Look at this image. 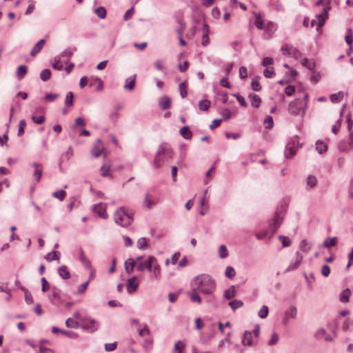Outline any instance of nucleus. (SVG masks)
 Masks as SVG:
<instances>
[{
	"label": "nucleus",
	"mask_w": 353,
	"mask_h": 353,
	"mask_svg": "<svg viewBox=\"0 0 353 353\" xmlns=\"http://www.w3.org/2000/svg\"><path fill=\"white\" fill-rule=\"evenodd\" d=\"M190 298L192 302H196L199 304H201L202 302L201 298L198 294L196 288H193L192 290L190 292Z\"/></svg>",
	"instance_id": "obj_30"
},
{
	"label": "nucleus",
	"mask_w": 353,
	"mask_h": 353,
	"mask_svg": "<svg viewBox=\"0 0 353 353\" xmlns=\"http://www.w3.org/2000/svg\"><path fill=\"white\" fill-rule=\"evenodd\" d=\"M330 0H318L316 5L323 6V10L320 13L316 14L318 22H325L328 16V10L330 9Z\"/></svg>",
	"instance_id": "obj_6"
},
{
	"label": "nucleus",
	"mask_w": 353,
	"mask_h": 353,
	"mask_svg": "<svg viewBox=\"0 0 353 353\" xmlns=\"http://www.w3.org/2000/svg\"><path fill=\"white\" fill-rule=\"evenodd\" d=\"M32 166L34 168V171L33 173V177L37 182H39L42 176V173H43L42 165L37 163H33Z\"/></svg>",
	"instance_id": "obj_17"
},
{
	"label": "nucleus",
	"mask_w": 353,
	"mask_h": 353,
	"mask_svg": "<svg viewBox=\"0 0 353 353\" xmlns=\"http://www.w3.org/2000/svg\"><path fill=\"white\" fill-rule=\"evenodd\" d=\"M343 97V94L341 92H339L338 93L332 94L330 97V100L333 103H339L340 102Z\"/></svg>",
	"instance_id": "obj_46"
},
{
	"label": "nucleus",
	"mask_w": 353,
	"mask_h": 353,
	"mask_svg": "<svg viewBox=\"0 0 353 353\" xmlns=\"http://www.w3.org/2000/svg\"><path fill=\"white\" fill-rule=\"evenodd\" d=\"M104 152V147L101 141V140L98 139L92 146L91 150V153L92 156L95 157H99L102 153Z\"/></svg>",
	"instance_id": "obj_14"
},
{
	"label": "nucleus",
	"mask_w": 353,
	"mask_h": 353,
	"mask_svg": "<svg viewBox=\"0 0 353 353\" xmlns=\"http://www.w3.org/2000/svg\"><path fill=\"white\" fill-rule=\"evenodd\" d=\"M59 274L61 277L68 279L70 277V273L65 265H62L59 268Z\"/></svg>",
	"instance_id": "obj_31"
},
{
	"label": "nucleus",
	"mask_w": 353,
	"mask_h": 353,
	"mask_svg": "<svg viewBox=\"0 0 353 353\" xmlns=\"http://www.w3.org/2000/svg\"><path fill=\"white\" fill-rule=\"evenodd\" d=\"M345 41L348 45H351L353 43V32L352 30L348 28L345 37Z\"/></svg>",
	"instance_id": "obj_49"
},
{
	"label": "nucleus",
	"mask_w": 353,
	"mask_h": 353,
	"mask_svg": "<svg viewBox=\"0 0 353 353\" xmlns=\"http://www.w3.org/2000/svg\"><path fill=\"white\" fill-rule=\"evenodd\" d=\"M159 106L163 110L169 109L171 106V100L167 97H162L159 101Z\"/></svg>",
	"instance_id": "obj_28"
},
{
	"label": "nucleus",
	"mask_w": 353,
	"mask_h": 353,
	"mask_svg": "<svg viewBox=\"0 0 353 353\" xmlns=\"http://www.w3.org/2000/svg\"><path fill=\"white\" fill-rule=\"evenodd\" d=\"M199 108L201 111H207L210 106V101L206 99L201 100L198 104Z\"/></svg>",
	"instance_id": "obj_35"
},
{
	"label": "nucleus",
	"mask_w": 353,
	"mask_h": 353,
	"mask_svg": "<svg viewBox=\"0 0 353 353\" xmlns=\"http://www.w3.org/2000/svg\"><path fill=\"white\" fill-rule=\"evenodd\" d=\"M114 219L118 225L127 227L131 224L133 218L124 207H121L115 212Z\"/></svg>",
	"instance_id": "obj_4"
},
{
	"label": "nucleus",
	"mask_w": 353,
	"mask_h": 353,
	"mask_svg": "<svg viewBox=\"0 0 353 353\" xmlns=\"http://www.w3.org/2000/svg\"><path fill=\"white\" fill-rule=\"evenodd\" d=\"M94 212L97 214L99 217L106 219L108 214L106 212V205L104 203H99L94 206Z\"/></svg>",
	"instance_id": "obj_15"
},
{
	"label": "nucleus",
	"mask_w": 353,
	"mask_h": 353,
	"mask_svg": "<svg viewBox=\"0 0 353 353\" xmlns=\"http://www.w3.org/2000/svg\"><path fill=\"white\" fill-rule=\"evenodd\" d=\"M337 243V238L336 237H331V238H327L323 243V245L325 248H331L334 245H336Z\"/></svg>",
	"instance_id": "obj_34"
},
{
	"label": "nucleus",
	"mask_w": 353,
	"mask_h": 353,
	"mask_svg": "<svg viewBox=\"0 0 353 353\" xmlns=\"http://www.w3.org/2000/svg\"><path fill=\"white\" fill-rule=\"evenodd\" d=\"M279 339V335L275 332L273 333L271 339L268 341V345L271 346L275 345L278 342Z\"/></svg>",
	"instance_id": "obj_63"
},
{
	"label": "nucleus",
	"mask_w": 353,
	"mask_h": 353,
	"mask_svg": "<svg viewBox=\"0 0 353 353\" xmlns=\"http://www.w3.org/2000/svg\"><path fill=\"white\" fill-rule=\"evenodd\" d=\"M316 150L320 153L322 154L323 152H325L327 149V147L325 143H324L323 141H318L316 143Z\"/></svg>",
	"instance_id": "obj_40"
},
{
	"label": "nucleus",
	"mask_w": 353,
	"mask_h": 353,
	"mask_svg": "<svg viewBox=\"0 0 353 353\" xmlns=\"http://www.w3.org/2000/svg\"><path fill=\"white\" fill-rule=\"evenodd\" d=\"M302 260H303L302 255H301L299 252H297L295 262L293 264L290 265L289 267L288 268L287 270L291 271V270L296 269L301 264Z\"/></svg>",
	"instance_id": "obj_26"
},
{
	"label": "nucleus",
	"mask_w": 353,
	"mask_h": 353,
	"mask_svg": "<svg viewBox=\"0 0 353 353\" xmlns=\"http://www.w3.org/2000/svg\"><path fill=\"white\" fill-rule=\"evenodd\" d=\"M154 274V277L157 280H159L161 277V267L159 264L157 263V261L156 260V262L152 265V271Z\"/></svg>",
	"instance_id": "obj_23"
},
{
	"label": "nucleus",
	"mask_w": 353,
	"mask_h": 353,
	"mask_svg": "<svg viewBox=\"0 0 353 353\" xmlns=\"http://www.w3.org/2000/svg\"><path fill=\"white\" fill-rule=\"evenodd\" d=\"M96 14L100 19H104L106 16V10L104 7L100 6L96 9Z\"/></svg>",
	"instance_id": "obj_53"
},
{
	"label": "nucleus",
	"mask_w": 353,
	"mask_h": 353,
	"mask_svg": "<svg viewBox=\"0 0 353 353\" xmlns=\"http://www.w3.org/2000/svg\"><path fill=\"white\" fill-rule=\"evenodd\" d=\"M281 223V218L279 214H276L273 220L272 223L270 225V231L265 230L260 233H256V236L259 240L270 239L276 231L277 228L280 226Z\"/></svg>",
	"instance_id": "obj_5"
},
{
	"label": "nucleus",
	"mask_w": 353,
	"mask_h": 353,
	"mask_svg": "<svg viewBox=\"0 0 353 353\" xmlns=\"http://www.w3.org/2000/svg\"><path fill=\"white\" fill-rule=\"evenodd\" d=\"M308 94L305 93L303 99H297L291 101L288 105V112L292 115H301L303 117L308 108Z\"/></svg>",
	"instance_id": "obj_2"
},
{
	"label": "nucleus",
	"mask_w": 353,
	"mask_h": 353,
	"mask_svg": "<svg viewBox=\"0 0 353 353\" xmlns=\"http://www.w3.org/2000/svg\"><path fill=\"white\" fill-rule=\"evenodd\" d=\"M52 196L54 198L59 199L60 201H63L66 196V192H65V191L61 190L53 192Z\"/></svg>",
	"instance_id": "obj_56"
},
{
	"label": "nucleus",
	"mask_w": 353,
	"mask_h": 353,
	"mask_svg": "<svg viewBox=\"0 0 353 353\" xmlns=\"http://www.w3.org/2000/svg\"><path fill=\"white\" fill-rule=\"evenodd\" d=\"M124 265H125V272L128 274L132 273L134 271V268H136V263L134 262V259H128L125 262Z\"/></svg>",
	"instance_id": "obj_21"
},
{
	"label": "nucleus",
	"mask_w": 353,
	"mask_h": 353,
	"mask_svg": "<svg viewBox=\"0 0 353 353\" xmlns=\"http://www.w3.org/2000/svg\"><path fill=\"white\" fill-rule=\"evenodd\" d=\"M45 259L48 261H52L53 260H59V257L57 252H52V253H48L46 254L45 256Z\"/></svg>",
	"instance_id": "obj_57"
},
{
	"label": "nucleus",
	"mask_w": 353,
	"mask_h": 353,
	"mask_svg": "<svg viewBox=\"0 0 353 353\" xmlns=\"http://www.w3.org/2000/svg\"><path fill=\"white\" fill-rule=\"evenodd\" d=\"M317 183V179L313 175L308 176L307 179V185L310 188H312L316 186Z\"/></svg>",
	"instance_id": "obj_45"
},
{
	"label": "nucleus",
	"mask_w": 353,
	"mask_h": 353,
	"mask_svg": "<svg viewBox=\"0 0 353 353\" xmlns=\"http://www.w3.org/2000/svg\"><path fill=\"white\" fill-rule=\"evenodd\" d=\"M81 322L79 323L77 320L72 318H69L65 321V325L69 328H79L80 327Z\"/></svg>",
	"instance_id": "obj_32"
},
{
	"label": "nucleus",
	"mask_w": 353,
	"mask_h": 353,
	"mask_svg": "<svg viewBox=\"0 0 353 353\" xmlns=\"http://www.w3.org/2000/svg\"><path fill=\"white\" fill-rule=\"evenodd\" d=\"M268 314V307L266 305L262 306V307L260 309L259 312V316L261 319H265L267 317Z\"/></svg>",
	"instance_id": "obj_61"
},
{
	"label": "nucleus",
	"mask_w": 353,
	"mask_h": 353,
	"mask_svg": "<svg viewBox=\"0 0 353 353\" xmlns=\"http://www.w3.org/2000/svg\"><path fill=\"white\" fill-rule=\"evenodd\" d=\"M251 105L254 108H259L261 103V99L257 94H250L249 95Z\"/></svg>",
	"instance_id": "obj_24"
},
{
	"label": "nucleus",
	"mask_w": 353,
	"mask_h": 353,
	"mask_svg": "<svg viewBox=\"0 0 353 353\" xmlns=\"http://www.w3.org/2000/svg\"><path fill=\"white\" fill-rule=\"evenodd\" d=\"M136 80V75H133L128 78L125 81L124 88L126 90H132L134 89Z\"/></svg>",
	"instance_id": "obj_29"
},
{
	"label": "nucleus",
	"mask_w": 353,
	"mask_h": 353,
	"mask_svg": "<svg viewBox=\"0 0 353 353\" xmlns=\"http://www.w3.org/2000/svg\"><path fill=\"white\" fill-rule=\"evenodd\" d=\"M138 334H139V336L141 337L150 336L151 332H150L148 325L146 324H144L142 328H140L138 330Z\"/></svg>",
	"instance_id": "obj_33"
},
{
	"label": "nucleus",
	"mask_w": 353,
	"mask_h": 353,
	"mask_svg": "<svg viewBox=\"0 0 353 353\" xmlns=\"http://www.w3.org/2000/svg\"><path fill=\"white\" fill-rule=\"evenodd\" d=\"M296 316V307H290L285 313L284 322L286 323L290 319H295Z\"/></svg>",
	"instance_id": "obj_19"
},
{
	"label": "nucleus",
	"mask_w": 353,
	"mask_h": 353,
	"mask_svg": "<svg viewBox=\"0 0 353 353\" xmlns=\"http://www.w3.org/2000/svg\"><path fill=\"white\" fill-rule=\"evenodd\" d=\"M80 327L90 332H94L98 330L99 324L93 319L83 318L81 319Z\"/></svg>",
	"instance_id": "obj_7"
},
{
	"label": "nucleus",
	"mask_w": 353,
	"mask_h": 353,
	"mask_svg": "<svg viewBox=\"0 0 353 353\" xmlns=\"http://www.w3.org/2000/svg\"><path fill=\"white\" fill-rule=\"evenodd\" d=\"M209 30V26L207 23H205L203 26V33L202 36V45L203 46H206L210 43V39L208 37Z\"/></svg>",
	"instance_id": "obj_20"
},
{
	"label": "nucleus",
	"mask_w": 353,
	"mask_h": 353,
	"mask_svg": "<svg viewBox=\"0 0 353 353\" xmlns=\"http://www.w3.org/2000/svg\"><path fill=\"white\" fill-rule=\"evenodd\" d=\"M236 274V272L234 269L231 266H228L225 270V276L229 279H232L234 277Z\"/></svg>",
	"instance_id": "obj_59"
},
{
	"label": "nucleus",
	"mask_w": 353,
	"mask_h": 353,
	"mask_svg": "<svg viewBox=\"0 0 353 353\" xmlns=\"http://www.w3.org/2000/svg\"><path fill=\"white\" fill-rule=\"evenodd\" d=\"M299 146V137H294L292 139L291 141L287 145L285 150V156L287 158H292L294 157Z\"/></svg>",
	"instance_id": "obj_8"
},
{
	"label": "nucleus",
	"mask_w": 353,
	"mask_h": 353,
	"mask_svg": "<svg viewBox=\"0 0 353 353\" xmlns=\"http://www.w3.org/2000/svg\"><path fill=\"white\" fill-rule=\"evenodd\" d=\"M157 203V201L149 194H146L144 199V205L148 208H151Z\"/></svg>",
	"instance_id": "obj_27"
},
{
	"label": "nucleus",
	"mask_w": 353,
	"mask_h": 353,
	"mask_svg": "<svg viewBox=\"0 0 353 353\" xmlns=\"http://www.w3.org/2000/svg\"><path fill=\"white\" fill-rule=\"evenodd\" d=\"M137 247L140 250L145 249L148 247L147 239L144 237L140 238L137 241Z\"/></svg>",
	"instance_id": "obj_50"
},
{
	"label": "nucleus",
	"mask_w": 353,
	"mask_h": 353,
	"mask_svg": "<svg viewBox=\"0 0 353 353\" xmlns=\"http://www.w3.org/2000/svg\"><path fill=\"white\" fill-rule=\"evenodd\" d=\"M257 343V339L252 335V332L245 331L243 336L242 344L245 346H252Z\"/></svg>",
	"instance_id": "obj_12"
},
{
	"label": "nucleus",
	"mask_w": 353,
	"mask_h": 353,
	"mask_svg": "<svg viewBox=\"0 0 353 353\" xmlns=\"http://www.w3.org/2000/svg\"><path fill=\"white\" fill-rule=\"evenodd\" d=\"M101 174L103 177L110 176V165H103L101 168Z\"/></svg>",
	"instance_id": "obj_52"
},
{
	"label": "nucleus",
	"mask_w": 353,
	"mask_h": 353,
	"mask_svg": "<svg viewBox=\"0 0 353 353\" xmlns=\"http://www.w3.org/2000/svg\"><path fill=\"white\" fill-rule=\"evenodd\" d=\"M198 291L205 295H212L216 290L215 281L208 274H201L194 279Z\"/></svg>",
	"instance_id": "obj_1"
},
{
	"label": "nucleus",
	"mask_w": 353,
	"mask_h": 353,
	"mask_svg": "<svg viewBox=\"0 0 353 353\" xmlns=\"http://www.w3.org/2000/svg\"><path fill=\"white\" fill-rule=\"evenodd\" d=\"M27 73V68L25 65H20L17 71V77L19 79H23Z\"/></svg>",
	"instance_id": "obj_36"
},
{
	"label": "nucleus",
	"mask_w": 353,
	"mask_h": 353,
	"mask_svg": "<svg viewBox=\"0 0 353 353\" xmlns=\"http://www.w3.org/2000/svg\"><path fill=\"white\" fill-rule=\"evenodd\" d=\"M46 43V40L45 39H41L34 46V48H32L31 52H30V54L32 56H35L36 54H37L41 50V49L43 48V47L44 46Z\"/></svg>",
	"instance_id": "obj_22"
},
{
	"label": "nucleus",
	"mask_w": 353,
	"mask_h": 353,
	"mask_svg": "<svg viewBox=\"0 0 353 353\" xmlns=\"http://www.w3.org/2000/svg\"><path fill=\"white\" fill-rule=\"evenodd\" d=\"M259 79H260V77H256L252 79L251 85H252V90L254 91H259L261 89V86L259 83Z\"/></svg>",
	"instance_id": "obj_39"
},
{
	"label": "nucleus",
	"mask_w": 353,
	"mask_h": 353,
	"mask_svg": "<svg viewBox=\"0 0 353 353\" xmlns=\"http://www.w3.org/2000/svg\"><path fill=\"white\" fill-rule=\"evenodd\" d=\"M51 77V72L48 69H44L41 72L40 77L42 81H46L50 79Z\"/></svg>",
	"instance_id": "obj_41"
},
{
	"label": "nucleus",
	"mask_w": 353,
	"mask_h": 353,
	"mask_svg": "<svg viewBox=\"0 0 353 353\" xmlns=\"http://www.w3.org/2000/svg\"><path fill=\"white\" fill-rule=\"evenodd\" d=\"M61 334H63L70 339H77L79 336L77 333H76L73 331H68V330L61 331Z\"/></svg>",
	"instance_id": "obj_58"
},
{
	"label": "nucleus",
	"mask_w": 353,
	"mask_h": 353,
	"mask_svg": "<svg viewBox=\"0 0 353 353\" xmlns=\"http://www.w3.org/2000/svg\"><path fill=\"white\" fill-rule=\"evenodd\" d=\"M243 305V302L239 300H234L229 303V305L233 310L240 308Z\"/></svg>",
	"instance_id": "obj_47"
},
{
	"label": "nucleus",
	"mask_w": 353,
	"mask_h": 353,
	"mask_svg": "<svg viewBox=\"0 0 353 353\" xmlns=\"http://www.w3.org/2000/svg\"><path fill=\"white\" fill-rule=\"evenodd\" d=\"M172 156V150L167 144L160 145L155 156L154 163L156 168H160L165 161H168Z\"/></svg>",
	"instance_id": "obj_3"
},
{
	"label": "nucleus",
	"mask_w": 353,
	"mask_h": 353,
	"mask_svg": "<svg viewBox=\"0 0 353 353\" xmlns=\"http://www.w3.org/2000/svg\"><path fill=\"white\" fill-rule=\"evenodd\" d=\"M219 255L221 259H224L228 256V251L225 245H222L219 247Z\"/></svg>",
	"instance_id": "obj_48"
},
{
	"label": "nucleus",
	"mask_w": 353,
	"mask_h": 353,
	"mask_svg": "<svg viewBox=\"0 0 353 353\" xmlns=\"http://www.w3.org/2000/svg\"><path fill=\"white\" fill-rule=\"evenodd\" d=\"M263 74L265 77L267 78H271L272 77L275 73H274V68L273 67H270V68H267L264 72H263Z\"/></svg>",
	"instance_id": "obj_62"
},
{
	"label": "nucleus",
	"mask_w": 353,
	"mask_h": 353,
	"mask_svg": "<svg viewBox=\"0 0 353 353\" xmlns=\"http://www.w3.org/2000/svg\"><path fill=\"white\" fill-rule=\"evenodd\" d=\"M188 83L184 81L179 85V90H180V94L182 98H185L188 95Z\"/></svg>",
	"instance_id": "obj_37"
},
{
	"label": "nucleus",
	"mask_w": 353,
	"mask_h": 353,
	"mask_svg": "<svg viewBox=\"0 0 353 353\" xmlns=\"http://www.w3.org/2000/svg\"><path fill=\"white\" fill-rule=\"evenodd\" d=\"M89 81L90 86H96L97 90L99 91L103 90V83L101 79L98 77H91Z\"/></svg>",
	"instance_id": "obj_18"
},
{
	"label": "nucleus",
	"mask_w": 353,
	"mask_h": 353,
	"mask_svg": "<svg viewBox=\"0 0 353 353\" xmlns=\"http://www.w3.org/2000/svg\"><path fill=\"white\" fill-rule=\"evenodd\" d=\"M282 54L284 56H288L290 57H292L294 59H299L301 57V52L298 49L295 47L289 45L288 43H285L283 45L281 48Z\"/></svg>",
	"instance_id": "obj_9"
},
{
	"label": "nucleus",
	"mask_w": 353,
	"mask_h": 353,
	"mask_svg": "<svg viewBox=\"0 0 353 353\" xmlns=\"http://www.w3.org/2000/svg\"><path fill=\"white\" fill-rule=\"evenodd\" d=\"M156 262V258L150 256L148 257L145 262H140L137 263L136 266V269L139 272H142L144 270L147 269L148 271L151 272L152 268V265Z\"/></svg>",
	"instance_id": "obj_10"
},
{
	"label": "nucleus",
	"mask_w": 353,
	"mask_h": 353,
	"mask_svg": "<svg viewBox=\"0 0 353 353\" xmlns=\"http://www.w3.org/2000/svg\"><path fill=\"white\" fill-rule=\"evenodd\" d=\"M255 25L258 29L264 30L265 38H270L275 30L273 23H255Z\"/></svg>",
	"instance_id": "obj_11"
},
{
	"label": "nucleus",
	"mask_w": 353,
	"mask_h": 353,
	"mask_svg": "<svg viewBox=\"0 0 353 353\" xmlns=\"http://www.w3.org/2000/svg\"><path fill=\"white\" fill-rule=\"evenodd\" d=\"M139 286V282L137 281V276H134L129 279H128L126 282V287L128 292L129 293H132V292L135 291Z\"/></svg>",
	"instance_id": "obj_16"
},
{
	"label": "nucleus",
	"mask_w": 353,
	"mask_h": 353,
	"mask_svg": "<svg viewBox=\"0 0 353 353\" xmlns=\"http://www.w3.org/2000/svg\"><path fill=\"white\" fill-rule=\"evenodd\" d=\"M52 67L55 70H61L63 68V63H61V58L60 57H56L55 61L52 65Z\"/></svg>",
	"instance_id": "obj_60"
},
{
	"label": "nucleus",
	"mask_w": 353,
	"mask_h": 353,
	"mask_svg": "<svg viewBox=\"0 0 353 353\" xmlns=\"http://www.w3.org/2000/svg\"><path fill=\"white\" fill-rule=\"evenodd\" d=\"M264 127L266 129H271L273 127L274 122L271 116H267L263 122Z\"/></svg>",
	"instance_id": "obj_44"
},
{
	"label": "nucleus",
	"mask_w": 353,
	"mask_h": 353,
	"mask_svg": "<svg viewBox=\"0 0 353 353\" xmlns=\"http://www.w3.org/2000/svg\"><path fill=\"white\" fill-rule=\"evenodd\" d=\"M302 260H303L302 255H301L299 252H297L295 262L293 264L290 265L289 267L288 268L287 270L291 271V270L296 269L301 264Z\"/></svg>",
	"instance_id": "obj_25"
},
{
	"label": "nucleus",
	"mask_w": 353,
	"mask_h": 353,
	"mask_svg": "<svg viewBox=\"0 0 353 353\" xmlns=\"http://www.w3.org/2000/svg\"><path fill=\"white\" fill-rule=\"evenodd\" d=\"M236 294L235 288L234 286H231L228 290L225 292L224 296L227 299H231Z\"/></svg>",
	"instance_id": "obj_43"
},
{
	"label": "nucleus",
	"mask_w": 353,
	"mask_h": 353,
	"mask_svg": "<svg viewBox=\"0 0 353 353\" xmlns=\"http://www.w3.org/2000/svg\"><path fill=\"white\" fill-rule=\"evenodd\" d=\"M26 127V122L25 120H21L19 125V129L17 134L18 136L21 137L23 134L25 128Z\"/></svg>",
	"instance_id": "obj_54"
},
{
	"label": "nucleus",
	"mask_w": 353,
	"mask_h": 353,
	"mask_svg": "<svg viewBox=\"0 0 353 353\" xmlns=\"http://www.w3.org/2000/svg\"><path fill=\"white\" fill-rule=\"evenodd\" d=\"M180 134L185 139H189L192 136V132H190V129L187 126H184L181 129Z\"/></svg>",
	"instance_id": "obj_42"
},
{
	"label": "nucleus",
	"mask_w": 353,
	"mask_h": 353,
	"mask_svg": "<svg viewBox=\"0 0 353 353\" xmlns=\"http://www.w3.org/2000/svg\"><path fill=\"white\" fill-rule=\"evenodd\" d=\"M350 294V291L348 289L343 290L340 294V301L343 303L348 302Z\"/></svg>",
	"instance_id": "obj_38"
},
{
	"label": "nucleus",
	"mask_w": 353,
	"mask_h": 353,
	"mask_svg": "<svg viewBox=\"0 0 353 353\" xmlns=\"http://www.w3.org/2000/svg\"><path fill=\"white\" fill-rule=\"evenodd\" d=\"M185 344L181 341H178L174 345V350L177 353H182V350L185 348Z\"/></svg>",
	"instance_id": "obj_55"
},
{
	"label": "nucleus",
	"mask_w": 353,
	"mask_h": 353,
	"mask_svg": "<svg viewBox=\"0 0 353 353\" xmlns=\"http://www.w3.org/2000/svg\"><path fill=\"white\" fill-rule=\"evenodd\" d=\"M348 146H345V141H341L339 143V149L341 152H349L353 148V131L349 134L347 142Z\"/></svg>",
	"instance_id": "obj_13"
},
{
	"label": "nucleus",
	"mask_w": 353,
	"mask_h": 353,
	"mask_svg": "<svg viewBox=\"0 0 353 353\" xmlns=\"http://www.w3.org/2000/svg\"><path fill=\"white\" fill-rule=\"evenodd\" d=\"M65 105L68 107L73 105V94L72 92H68L67 93V95H66V97L65 99Z\"/></svg>",
	"instance_id": "obj_51"
},
{
	"label": "nucleus",
	"mask_w": 353,
	"mask_h": 353,
	"mask_svg": "<svg viewBox=\"0 0 353 353\" xmlns=\"http://www.w3.org/2000/svg\"><path fill=\"white\" fill-rule=\"evenodd\" d=\"M134 12V7H131L124 14L123 19L125 21H128L131 19L132 16Z\"/></svg>",
	"instance_id": "obj_64"
}]
</instances>
